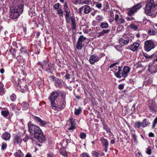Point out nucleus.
<instances>
[{"label": "nucleus", "mask_w": 157, "mask_h": 157, "mask_svg": "<svg viewBox=\"0 0 157 157\" xmlns=\"http://www.w3.org/2000/svg\"><path fill=\"white\" fill-rule=\"evenodd\" d=\"M60 94L58 91H54L51 93L48 99L50 101L52 108L57 112L63 109L65 106V103L64 101L58 102L55 100Z\"/></svg>", "instance_id": "nucleus-1"}, {"label": "nucleus", "mask_w": 157, "mask_h": 157, "mask_svg": "<svg viewBox=\"0 0 157 157\" xmlns=\"http://www.w3.org/2000/svg\"><path fill=\"white\" fill-rule=\"evenodd\" d=\"M29 130L30 133L33 135L34 137L39 142L43 143L45 140V138L40 128L33 124L29 125Z\"/></svg>", "instance_id": "nucleus-2"}, {"label": "nucleus", "mask_w": 157, "mask_h": 157, "mask_svg": "<svg viewBox=\"0 0 157 157\" xmlns=\"http://www.w3.org/2000/svg\"><path fill=\"white\" fill-rule=\"evenodd\" d=\"M144 12L147 15L155 17L157 13V6L154 0H147L145 5Z\"/></svg>", "instance_id": "nucleus-3"}, {"label": "nucleus", "mask_w": 157, "mask_h": 157, "mask_svg": "<svg viewBox=\"0 0 157 157\" xmlns=\"http://www.w3.org/2000/svg\"><path fill=\"white\" fill-rule=\"evenodd\" d=\"M24 5L20 4L17 6H12L10 8V17L13 19L17 18L22 13Z\"/></svg>", "instance_id": "nucleus-4"}, {"label": "nucleus", "mask_w": 157, "mask_h": 157, "mask_svg": "<svg viewBox=\"0 0 157 157\" xmlns=\"http://www.w3.org/2000/svg\"><path fill=\"white\" fill-rule=\"evenodd\" d=\"M144 2H141L138 3L129 8L126 13L128 16H132L141 9L144 5Z\"/></svg>", "instance_id": "nucleus-5"}, {"label": "nucleus", "mask_w": 157, "mask_h": 157, "mask_svg": "<svg viewBox=\"0 0 157 157\" xmlns=\"http://www.w3.org/2000/svg\"><path fill=\"white\" fill-rule=\"evenodd\" d=\"M41 65L42 68L46 71H52L53 69L52 64L49 62L47 59L44 60L42 63L41 64Z\"/></svg>", "instance_id": "nucleus-6"}, {"label": "nucleus", "mask_w": 157, "mask_h": 157, "mask_svg": "<svg viewBox=\"0 0 157 157\" xmlns=\"http://www.w3.org/2000/svg\"><path fill=\"white\" fill-rule=\"evenodd\" d=\"M148 70L151 73H155L157 72V56L153 61L152 63L149 65Z\"/></svg>", "instance_id": "nucleus-7"}, {"label": "nucleus", "mask_w": 157, "mask_h": 157, "mask_svg": "<svg viewBox=\"0 0 157 157\" xmlns=\"http://www.w3.org/2000/svg\"><path fill=\"white\" fill-rule=\"evenodd\" d=\"M155 47V44L151 40H146L144 43L145 48L148 51L154 48Z\"/></svg>", "instance_id": "nucleus-8"}, {"label": "nucleus", "mask_w": 157, "mask_h": 157, "mask_svg": "<svg viewBox=\"0 0 157 157\" xmlns=\"http://www.w3.org/2000/svg\"><path fill=\"white\" fill-rule=\"evenodd\" d=\"M115 21L117 25H120L123 23L125 22V20L123 17L121 15L116 14L115 17Z\"/></svg>", "instance_id": "nucleus-9"}, {"label": "nucleus", "mask_w": 157, "mask_h": 157, "mask_svg": "<svg viewBox=\"0 0 157 157\" xmlns=\"http://www.w3.org/2000/svg\"><path fill=\"white\" fill-rule=\"evenodd\" d=\"M100 57L94 54L91 55L89 59V61L91 64H94L95 62L98 61Z\"/></svg>", "instance_id": "nucleus-10"}, {"label": "nucleus", "mask_w": 157, "mask_h": 157, "mask_svg": "<svg viewBox=\"0 0 157 157\" xmlns=\"http://www.w3.org/2000/svg\"><path fill=\"white\" fill-rule=\"evenodd\" d=\"M130 71V68L129 67L125 66L123 68V70L121 73L122 76L124 77L125 78L127 77L128 74Z\"/></svg>", "instance_id": "nucleus-11"}, {"label": "nucleus", "mask_w": 157, "mask_h": 157, "mask_svg": "<svg viewBox=\"0 0 157 157\" xmlns=\"http://www.w3.org/2000/svg\"><path fill=\"white\" fill-rule=\"evenodd\" d=\"M140 44L137 42H134L133 44H131L129 47V48L131 51L135 52L137 50Z\"/></svg>", "instance_id": "nucleus-12"}, {"label": "nucleus", "mask_w": 157, "mask_h": 157, "mask_svg": "<svg viewBox=\"0 0 157 157\" xmlns=\"http://www.w3.org/2000/svg\"><path fill=\"white\" fill-rule=\"evenodd\" d=\"M33 118L35 121L37 122H39L40 123V126H45L46 124L45 121H43L39 117L33 116Z\"/></svg>", "instance_id": "nucleus-13"}, {"label": "nucleus", "mask_w": 157, "mask_h": 157, "mask_svg": "<svg viewBox=\"0 0 157 157\" xmlns=\"http://www.w3.org/2000/svg\"><path fill=\"white\" fill-rule=\"evenodd\" d=\"M71 23V29L74 30L76 29V23L75 18L74 17L71 16L70 18Z\"/></svg>", "instance_id": "nucleus-14"}, {"label": "nucleus", "mask_w": 157, "mask_h": 157, "mask_svg": "<svg viewBox=\"0 0 157 157\" xmlns=\"http://www.w3.org/2000/svg\"><path fill=\"white\" fill-rule=\"evenodd\" d=\"M103 146H104L105 152H106L107 151L108 147V140L104 138H103L101 139Z\"/></svg>", "instance_id": "nucleus-15"}, {"label": "nucleus", "mask_w": 157, "mask_h": 157, "mask_svg": "<svg viewBox=\"0 0 157 157\" xmlns=\"http://www.w3.org/2000/svg\"><path fill=\"white\" fill-rule=\"evenodd\" d=\"M68 122L70 124V126L68 128V129L70 130L74 129L75 128V123L73 119L72 118L70 119Z\"/></svg>", "instance_id": "nucleus-16"}, {"label": "nucleus", "mask_w": 157, "mask_h": 157, "mask_svg": "<svg viewBox=\"0 0 157 157\" xmlns=\"http://www.w3.org/2000/svg\"><path fill=\"white\" fill-rule=\"evenodd\" d=\"M22 141V139L17 135H15L13 139V143L15 144H17L19 143H21Z\"/></svg>", "instance_id": "nucleus-17"}, {"label": "nucleus", "mask_w": 157, "mask_h": 157, "mask_svg": "<svg viewBox=\"0 0 157 157\" xmlns=\"http://www.w3.org/2000/svg\"><path fill=\"white\" fill-rule=\"evenodd\" d=\"M110 31L109 29H103L101 32L98 33L97 37L98 38L100 37L101 36H104L105 34H107Z\"/></svg>", "instance_id": "nucleus-18"}, {"label": "nucleus", "mask_w": 157, "mask_h": 157, "mask_svg": "<svg viewBox=\"0 0 157 157\" xmlns=\"http://www.w3.org/2000/svg\"><path fill=\"white\" fill-rule=\"evenodd\" d=\"M10 134L7 132H5L2 136V137L5 140H9L10 138Z\"/></svg>", "instance_id": "nucleus-19"}, {"label": "nucleus", "mask_w": 157, "mask_h": 157, "mask_svg": "<svg viewBox=\"0 0 157 157\" xmlns=\"http://www.w3.org/2000/svg\"><path fill=\"white\" fill-rule=\"evenodd\" d=\"M118 71L117 72H115L114 73V75L116 76L118 78H121V69L122 67V66H119L118 67Z\"/></svg>", "instance_id": "nucleus-20"}, {"label": "nucleus", "mask_w": 157, "mask_h": 157, "mask_svg": "<svg viewBox=\"0 0 157 157\" xmlns=\"http://www.w3.org/2000/svg\"><path fill=\"white\" fill-rule=\"evenodd\" d=\"M66 13L65 14V18L67 22H69V20L70 19V11L69 10H65L64 11Z\"/></svg>", "instance_id": "nucleus-21"}, {"label": "nucleus", "mask_w": 157, "mask_h": 157, "mask_svg": "<svg viewBox=\"0 0 157 157\" xmlns=\"http://www.w3.org/2000/svg\"><path fill=\"white\" fill-rule=\"evenodd\" d=\"M84 6V13L85 14H88L90 11V7L86 5Z\"/></svg>", "instance_id": "nucleus-22"}, {"label": "nucleus", "mask_w": 157, "mask_h": 157, "mask_svg": "<svg viewBox=\"0 0 157 157\" xmlns=\"http://www.w3.org/2000/svg\"><path fill=\"white\" fill-rule=\"evenodd\" d=\"M84 44H82L77 41V42L76 45V47L78 50H81L83 47L84 46Z\"/></svg>", "instance_id": "nucleus-23"}, {"label": "nucleus", "mask_w": 157, "mask_h": 157, "mask_svg": "<svg viewBox=\"0 0 157 157\" xmlns=\"http://www.w3.org/2000/svg\"><path fill=\"white\" fill-rule=\"evenodd\" d=\"M12 108L13 110L14 111L15 114L17 115H18L20 113V111L15 105H13Z\"/></svg>", "instance_id": "nucleus-24"}, {"label": "nucleus", "mask_w": 157, "mask_h": 157, "mask_svg": "<svg viewBox=\"0 0 157 157\" xmlns=\"http://www.w3.org/2000/svg\"><path fill=\"white\" fill-rule=\"evenodd\" d=\"M3 87V84L0 82V95H2L5 94V91Z\"/></svg>", "instance_id": "nucleus-25"}, {"label": "nucleus", "mask_w": 157, "mask_h": 157, "mask_svg": "<svg viewBox=\"0 0 157 157\" xmlns=\"http://www.w3.org/2000/svg\"><path fill=\"white\" fill-rule=\"evenodd\" d=\"M22 106L23 109L26 110L29 108V105L27 102H23L21 104Z\"/></svg>", "instance_id": "nucleus-26"}, {"label": "nucleus", "mask_w": 157, "mask_h": 157, "mask_svg": "<svg viewBox=\"0 0 157 157\" xmlns=\"http://www.w3.org/2000/svg\"><path fill=\"white\" fill-rule=\"evenodd\" d=\"M127 40H124V38H121L119 40V43L121 46H124L125 44H128Z\"/></svg>", "instance_id": "nucleus-27"}, {"label": "nucleus", "mask_w": 157, "mask_h": 157, "mask_svg": "<svg viewBox=\"0 0 157 157\" xmlns=\"http://www.w3.org/2000/svg\"><path fill=\"white\" fill-rule=\"evenodd\" d=\"M149 124V122L147 121L146 119L143 120L142 122H141L142 126L144 128L147 127Z\"/></svg>", "instance_id": "nucleus-28"}, {"label": "nucleus", "mask_w": 157, "mask_h": 157, "mask_svg": "<svg viewBox=\"0 0 157 157\" xmlns=\"http://www.w3.org/2000/svg\"><path fill=\"white\" fill-rule=\"evenodd\" d=\"M86 39V37H84L83 35H81L78 38V41L81 43L82 44H83Z\"/></svg>", "instance_id": "nucleus-29"}, {"label": "nucleus", "mask_w": 157, "mask_h": 157, "mask_svg": "<svg viewBox=\"0 0 157 157\" xmlns=\"http://www.w3.org/2000/svg\"><path fill=\"white\" fill-rule=\"evenodd\" d=\"M100 27L102 29H106L109 27V25L106 22H102L100 24Z\"/></svg>", "instance_id": "nucleus-30"}, {"label": "nucleus", "mask_w": 157, "mask_h": 157, "mask_svg": "<svg viewBox=\"0 0 157 157\" xmlns=\"http://www.w3.org/2000/svg\"><path fill=\"white\" fill-rule=\"evenodd\" d=\"M63 11L61 8L57 10V14L59 15V17H63Z\"/></svg>", "instance_id": "nucleus-31"}, {"label": "nucleus", "mask_w": 157, "mask_h": 157, "mask_svg": "<svg viewBox=\"0 0 157 157\" xmlns=\"http://www.w3.org/2000/svg\"><path fill=\"white\" fill-rule=\"evenodd\" d=\"M14 155L17 157H23V154L21 151H18L15 153Z\"/></svg>", "instance_id": "nucleus-32"}, {"label": "nucleus", "mask_w": 157, "mask_h": 157, "mask_svg": "<svg viewBox=\"0 0 157 157\" xmlns=\"http://www.w3.org/2000/svg\"><path fill=\"white\" fill-rule=\"evenodd\" d=\"M72 1L75 4H83V0H72Z\"/></svg>", "instance_id": "nucleus-33"}, {"label": "nucleus", "mask_w": 157, "mask_h": 157, "mask_svg": "<svg viewBox=\"0 0 157 157\" xmlns=\"http://www.w3.org/2000/svg\"><path fill=\"white\" fill-rule=\"evenodd\" d=\"M141 126H142L141 123L140 121L136 122L135 123L134 127L135 128H140Z\"/></svg>", "instance_id": "nucleus-34"}, {"label": "nucleus", "mask_w": 157, "mask_h": 157, "mask_svg": "<svg viewBox=\"0 0 157 157\" xmlns=\"http://www.w3.org/2000/svg\"><path fill=\"white\" fill-rule=\"evenodd\" d=\"M81 108L80 107L78 109H75V114L77 115H79L81 112Z\"/></svg>", "instance_id": "nucleus-35"}, {"label": "nucleus", "mask_w": 157, "mask_h": 157, "mask_svg": "<svg viewBox=\"0 0 157 157\" xmlns=\"http://www.w3.org/2000/svg\"><path fill=\"white\" fill-rule=\"evenodd\" d=\"M122 38H124V40H127L126 41L128 43L130 40V38L126 34H124Z\"/></svg>", "instance_id": "nucleus-36"}, {"label": "nucleus", "mask_w": 157, "mask_h": 157, "mask_svg": "<svg viewBox=\"0 0 157 157\" xmlns=\"http://www.w3.org/2000/svg\"><path fill=\"white\" fill-rule=\"evenodd\" d=\"M1 113L4 117H6L8 116L9 112L8 111H2Z\"/></svg>", "instance_id": "nucleus-37"}, {"label": "nucleus", "mask_w": 157, "mask_h": 157, "mask_svg": "<svg viewBox=\"0 0 157 157\" xmlns=\"http://www.w3.org/2000/svg\"><path fill=\"white\" fill-rule=\"evenodd\" d=\"M21 52L22 53H28V51L26 49V48H22L20 50Z\"/></svg>", "instance_id": "nucleus-38"}, {"label": "nucleus", "mask_w": 157, "mask_h": 157, "mask_svg": "<svg viewBox=\"0 0 157 157\" xmlns=\"http://www.w3.org/2000/svg\"><path fill=\"white\" fill-rule=\"evenodd\" d=\"M103 17L100 15L97 16L96 18V20L98 21L99 22H100L103 20Z\"/></svg>", "instance_id": "nucleus-39"}, {"label": "nucleus", "mask_w": 157, "mask_h": 157, "mask_svg": "<svg viewBox=\"0 0 157 157\" xmlns=\"http://www.w3.org/2000/svg\"><path fill=\"white\" fill-rule=\"evenodd\" d=\"M146 153L148 155H150L151 153V149L150 146H148L146 149Z\"/></svg>", "instance_id": "nucleus-40"}, {"label": "nucleus", "mask_w": 157, "mask_h": 157, "mask_svg": "<svg viewBox=\"0 0 157 157\" xmlns=\"http://www.w3.org/2000/svg\"><path fill=\"white\" fill-rule=\"evenodd\" d=\"M63 9L64 11L69 10L67 2H66L63 5Z\"/></svg>", "instance_id": "nucleus-41"}, {"label": "nucleus", "mask_w": 157, "mask_h": 157, "mask_svg": "<svg viewBox=\"0 0 157 157\" xmlns=\"http://www.w3.org/2000/svg\"><path fill=\"white\" fill-rule=\"evenodd\" d=\"M148 33L150 35H155L156 34V32L153 30H149L148 31Z\"/></svg>", "instance_id": "nucleus-42"}, {"label": "nucleus", "mask_w": 157, "mask_h": 157, "mask_svg": "<svg viewBox=\"0 0 157 157\" xmlns=\"http://www.w3.org/2000/svg\"><path fill=\"white\" fill-rule=\"evenodd\" d=\"M16 98V96L14 94H12L10 97V99L13 101Z\"/></svg>", "instance_id": "nucleus-43"}, {"label": "nucleus", "mask_w": 157, "mask_h": 157, "mask_svg": "<svg viewBox=\"0 0 157 157\" xmlns=\"http://www.w3.org/2000/svg\"><path fill=\"white\" fill-rule=\"evenodd\" d=\"M126 19L127 21H135V19L134 17L130 16V17H127Z\"/></svg>", "instance_id": "nucleus-44"}, {"label": "nucleus", "mask_w": 157, "mask_h": 157, "mask_svg": "<svg viewBox=\"0 0 157 157\" xmlns=\"http://www.w3.org/2000/svg\"><path fill=\"white\" fill-rule=\"evenodd\" d=\"M60 6V4L59 3H57L55 4L53 6V7L56 10H58L59 9V7Z\"/></svg>", "instance_id": "nucleus-45"}, {"label": "nucleus", "mask_w": 157, "mask_h": 157, "mask_svg": "<svg viewBox=\"0 0 157 157\" xmlns=\"http://www.w3.org/2000/svg\"><path fill=\"white\" fill-rule=\"evenodd\" d=\"M60 152L62 155L64 156H66L67 155V152L65 151H63L60 150Z\"/></svg>", "instance_id": "nucleus-46"}, {"label": "nucleus", "mask_w": 157, "mask_h": 157, "mask_svg": "<svg viewBox=\"0 0 157 157\" xmlns=\"http://www.w3.org/2000/svg\"><path fill=\"white\" fill-rule=\"evenodd\" d=\"M83 8L84 6H82L79 8L78 10L79 13L80 14V15L82 14V12L83 10Z\"/></svg>", "instance_id": "nucleus-47"}, {"label": "nucleus", "mask_w": 157, "mask_h": 157, "mask_svg": "<svg viewBox=\"0 0 157 157\" xmlns=\"http://www.w3.org/2000/svg\"><path fill=\"white\" fill-rule=\"evenodd\" d=\"M80 136L82 139H83L86 137V135L84 133L81 132L80 133Z\"/></svg>", "instance_id": "nucleus-48"}, {"label": "nucleus", "mask_w": 157, "mask_h": 157, "mask_svg": "<svg viewBox=\"0 0 157 157\" xmlns=\"http://www.w3.org/2000/svg\"><path fill=\"white\" fill-rule=\"evenodd\" d=\"M124 87V85L123 84H120L118 85V88L120 90H122L123 89Z\"/></svg>", "instance_id": "nucleus-49"}, {"label": "nucleus", "mask_w": 157, "mask_h": 157, "mask_svg": "<svg viewBox=\"0 0 157 157\" xmlns=\"http://www.w3.org/2000/svg\"><path fill=\"white\" fill-rule=\"evenodd\" d=\"M130 25L131 28L134 30H136L137 29V27L136 25Z\"/></svg>", "instance_id": "nucleus-50"}, {"label": "nucleus", "mask_w": 157, "mask_h": 157, "mask_svg": "<svg viewBox=\"0 0 157 157\" xmlns=\"http://www.w3.org/2000/svg\"><path fill=\"white\" fill-rule=\"evenodd\" d=\"M10 52L12 55H14L15 54L16 51L14 49L12 48L10 50Z\"/></svg>", "instance_id": "nucleus-51"}, {"label": "nucleus", "mask_w": 157, "mask_h": 157, "mask_svg": "<svg viewBox=\"0 0 157 157\" xmlns=\"http://www.w3.org/2000/svg\"><path fill=\"white\" fill-rule=\"evenodd\" d=\"M103 128L104 129L107 131H109V128H108V126L106 125H104Z\"/></svg>", "instance_id": "nucleus-52"}, {"label": "nucleus", "mask_w": 157, "mask_h": 157, "mask_svg": "<svg viewBox=\"0 0 157 157\" xmlns=\"http://www.w3.org/2000/svg\"><path fill=\"white\" fill-rule=\"evenodd\" d=\"M119 63V62H117L111 64L109 67L110 68H112L114 67L116 65H117Z\"/></svg>", "instance_id": "nucleus-53"}, {"label": "nucleus", "mask_w": 157, "mask_h": 157, "mask_svg": "<svg viewBox=\"0 0 157 157\" xmlns=\"http://www.w3.org/2000/svg\"><path fill=\"white\" fill-rule=\"evenodd\" d=\"M93 155H95L96 157L98 156L99 155V154L96 151H94L93 152Z\"/></svg>", "instance_id": "nucleus-54"}, {"label": "nucleus", "mask_w": 157, "mask_h": 157, "mask_svg": "<svg viewBox=\"0 0 157 157\" xmlns=\"http://www.w3.org/2000/svg\"><path fill=\"white\" fill-rule=\"evenodd\" d=\"M144 56L147 59H149L151 57V56L150 55L146 53H144Z\"/></svg>", "instance_id": "nucleus-55"}, {"label": "nucleus", "mask_w": 157, "mask_h": 157, "mask_svg": "<svg viewBox=\"0 0 157 157\" xmlns=\"http://www.w3.org/2000/svg\"><path fill=\"white\" fill-rule=\"evenodd\" d=\"M6 147V144H3L2 146V149H5Z\"/></svg>", "instance_id": "nucleus-56"}, {"label": "nucleus", "mask_w": 157, "mask_h": 157, "mask_svg": "<svg viewBox=\"0 0 157 157\" xmlns=\"http://www.w3.org/2000/svg\"><path fill=\"white\" fill-rule=\"evenodd\" d=\"M90 0H83V4H88Z\"/></svg>", "instance_id": "nucleus-57"}, {"label": "nucleus", "mask_w": 157, "mask_h": 157, "mask_svg": "<svg viewBox=\"0 0 157 157\" xmlns=\"http://www.w3.org/2000/svg\"><path fill=\"white\" fill-rule=\"evenodd\" d=\"M133 139L134 141H136L137 140V137L135 134H133Z\"/></svg>", "instance_id": "nucleus-58"}, {"label": "nucleus", "mask_w": 157, "mask_h": 157, "mask_svg": "<svg viewBox=\"0 0 157 157\" xmlns=\"http://www.w3.org/2000/svg\"><path fill=\"white\" fill-rule=\"evenodd\" d=\"M96 6L97 8L100 9L102 6L101 4V3H97L96 5Z\"/></svg>", "instance_id": "nucleus-59"}, {"label": "nucleus", "mask_w": 157, "mask_h": 157, "mask_svg": "<svg viewBox=\"0 0 157 157\" xmlns=\"http://www.w3.org/2000/svg\"><path fill=\"white\" fill-rule=\"evenodd\" d=\"M83 157H89V156L88 154L87 153H84L82 154Z\"/></svg>", "instance_id": "nucleus-60"}, {"label": "nucleus", "mask_w": 157, "mask_h": 157, "mask_svg": "<svg viewBox=\"0 0 157 157\" xmlns=\"http://www.w3.org/2000/svg\"><path fill=\"white\" fill-rule=\"evenodd\" d=\"M148 135L150 137H154L155 136L154 134L151 132L149 133Z\"/></svg>", "instance_id": "nucleus-61"}, {"label": "nucleus", "mask_w": 157, "mask_h": 157, "mask_svg": "<svg viewBox=\"0 0 157 157\" xmlns=\"http://www.w3.org/2000/svg\"><path fill=\"white\" fill-rule=\"evenodd\" d=\"M47 157H55L53 154H48L47 155Z\"/></svg>", "instance_id": "nucleus-62"}, {"label": "nucleus", "mask_w": 157, "mask_h": 157, "mask_svg": "<svg viewBox=\"0 0 157 157\" xmlns=\"http://www.w3.org/2000/svg\"><path fill=\"white\" fill-rule=\"evenodd\" d=\"M65 78L67 79H69L70 78V75L69 74H66L65 75Z\"/></svg>", "instance_id": "nucleus-63"}, {"label": "nucleus", "mask_w": 157, "mask_h": 157, "mask_svg": "<svg viewBox=\"0 0 157 157\" xmlns=\"http://www.w3.org/2000/svg\"><path fill=\"white\" fill-rule=\"evenodd\" d=\"M25 157H32V156L30 153H28L26 155Z\"/></svg>", "instance_id": "nucleus-64"}]
</instances>
